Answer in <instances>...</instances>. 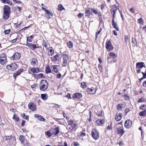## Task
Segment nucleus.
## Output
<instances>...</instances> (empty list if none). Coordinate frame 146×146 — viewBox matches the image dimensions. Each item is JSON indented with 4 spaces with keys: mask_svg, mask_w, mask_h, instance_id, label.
Masks as SVG:
<instances>
[{
    "mask_svg": "<svg viewBox=\"0 0 146 146\" xmlns=\"http://www.w3.org/2000/svg\"><path fill=\"white\" fill-rule=\"evenodd\" d=\"M117 9V7L115 5H112L111 10V13L113 14V17L112 20V25L117 31H119V28L117 27V24L116 22L114 21V15L115 12Z\"/></svg>",
    "mask_w": 146,
    "mask_h": 146,
    "instance_id": "obj_1",
    "label": "nucleus"
},
{
    "mask_svg": "<svg viewBox=\"0 0 146 146\" xmlns=\"http://www.w3.org/2000/svg\"><path fill=\"white\" fill-rule=\"evenodd\" d=\"M10 12V7L8 5H5L3 9V18L5 20L8 19L9 17Z\"/></svg>",
    "mask_w": 146,
    "mask_h": 146,
    "instance_id": "obj_2",
    "label": "nucleus"
},
{
    "mask_svg": "<svg viewBox=\"0 0 146 146\" xmlns=\"http://www.w3.org/2000/svg\"><path fill=\"white\" fill-rule=\"evenodd\" d=\"M48 83L46 80H42L39 84L40 90L44 91H46L48 88Z\"/></svg>",
    "mask_w": 146,
    "mask_h": 146,
    "instance_id": "obj_3",
    "label": "nucleus"
},
{
    "mask_svg": "<svg viewBox=\"0 0 146 146\" xmlns=\"http://www.w3.org/2000/svg\"><path fill=\"white\" fill-rule=\"evenodd\" d=\"M91 135L93 137L95 140L97 139L99 137L98 132L95 129H92Z\"/></svg>",
    "mask_w": 146,
    "mask_h": 146,
    "instance_id": "obj_4",
    "label": "nucleus"
},
{
    "mask_svg": "<svg viewBox=\"0 0 146 146\" xmlns=\"http://www.w3.org/2000/svg\"><path fill=\"white\" fill-rule=\"evenodd\" d=\"M106 49L109 51H111L113 48V47L112 45L111 42L110 40H107L106 44Z\"/></svg>",
    "mask_w": 146,
    "mask_h": 146,
    "instance_id": "obj_5",
    "label": "nucleus"
},
{
    "mask_svg": "<svg viewBox=\"0 0 146 146\" xmlns=\"http://www.w3.org/2000/svg\"><path fill=\"white\" fill-rule=\"evenodd\" d=\"M28 107L29 109L33 111H35L37 109L36 106L33 102H30L28 104Z\"/></svg>",
    "mask_w": 146,
    "mask_h": 146,
    "instance_id": "obj_6",
    "label": "nucleus"
},
{
    "mask_svg": "<svg viewBox=\"0 0 146 146\" xmlns=\"http://www.w3.org/2000/svg\"><path fill=\"white\" fill-rule=\"evenodd\" d=\"M93 15L92 8L88 7L85 9V15L87 17H90V15Z\"/></svg>",
    "mask_w": 146,
    "mask_h": 146,
    "instance_id": "obj_7",
    "label": "nucleus"
},
{
    "mask_svg": "<svg viewBox=\"0 0 146 146\" xmlns=\"http://www.w3.org/2000/svg\"><path fill=\"white\" fill-rule=\"evenodd\" d=\"M63 61L62 62V65L63 66H66L67 64L68 57L66 54H64L63 56Z\"/></svg>",
    "mask_w": 146,
    "mask_h": 146,
    "instance_id": "obj_8",
    "label": "nucleus"
},
{
    "mask_svg": "<svg viewBox=\"0 0 146 146\" xmlns=\"http://www.w3.org/2000/svg\"><path fill=\"white\" fill-rule=\"evenodd\" d=\"M21 56V54L19 53L16 52L15 53L11 58L13 60H18L20 58Z\"/></svg>",
    "mask_w": 146,
    "mask_h": 146,
    "instance_id": "obj_9",
    "label": "nucleus"
},
{
    "mask_svg": "<svg viewBox=\"0 0 146 146\" xmlns=\"http://www.w3.org/2000/svg\"><path fill=\"white\" fill-rule=\"evenodd\" d=\"M23 45H26L32 50H34L37 48H39V47L36 46L35 44H33L27 42L26 44H24Z\"/></svg>",
    "mask_w": 146,
    "mask_h": 146,
    "instance_id": "obj_10",
    "label": "nucleus"
},
{
    "mask_svg": "<svg viewBox=\"0 0 146 146\" xmlns=\"http://www.w3.org/2000/svg\"><path fill=\"white\" fill-rule=\"evenodd\" d=\"M132 125V121L130 119H127L125 122L124 126L126 128H129L131 127Z\"/></svg>",
    "mask_w": 146,
    "mask_h": 146,
    "instance_id": "obj_11",
    "label": "nucleus"
},
{
    "mask_svg": "<svg viewBox=\"0 0 146 146\" xmlns=\"http://www.w3.org/2000/svg\"><path fill=\"white\" fill-rule=\"evenodd\" d=\"M144 62H137L136 64V68L141 69L143 67L145 68V66L144 65Z\"/></svg>",
    "mask_w": 146,
    "mask_h": 146,
    "instance_id": "obj_12",
    "label": "nucleus"
},
{
    "mask_svg": "<svg viewBox=\"0 0 146 146\" xmlns=\"http://www.w3.org/2000/svg\"><path fill=\"white\" fill-rule=\"evenodd\" d=\"M23 68H21L17 71L15 72L13 74V76L15 79L19 75H20L21 73L23 72Z\"/></svg>",
    "mask_w": 146,
    "mask_h": 146,
    "instance_id": "obj_13",
    "label": "nucleus"
},
{
    "mask_svg": "<svg viewBox=\"0 0 146 146\" xmlns=\"http://www.w3.org/2000/svg\"><path fill=\"white\" fill-rule=\"evenodd\" d=\"M30 61L31 64L33 66H36L38 64L37 60L36 58H32L30 60Z\"/></svg>",
    "mask_w": 146,
    "mask_h": 146,
    "instance_id": "obj_14",
    "label": "nucleus"
},
{
    "mask_svg": "<svg viewBox=\"0 0 146 146\" xmlns=\"http://www.w3.org/2000/svg\"><path fill=\"white\" fill-rule=\"evenodd\" d=\"M82 93L78 92L74 94L72 96L73 98L78 99H80L82 98Z\"/></svg>",
    "mask_w": 146,
    "mask_h": 146,
    "instance_id": "obj_15",
    "label": "nucleus"
},
{
    "mask_svg": "<svg viewBox=\"0 0 146 146\" xmlns=\"http://www.w3.org/2000/svg\"><path fill=\"white\" fill-rule=\"evenodd\" d=\"M34 116L35 117L38 118V120L40 121H42L44 122L46 121V119L44 118L43 116L39 114H35L34 115Z\"/></svg>",
    "mask_w": 146,
    "mask_h": 146,
    "instance_id": "obj_16",
    "label": "nucleus"
},
{
    "mask_svg": "<svg viewBox=\"0 0 146 146\" xmlns=\"http://www.w3.org/2000/svg\"><path fill=\"white\" fill-rule=\"evenodd\" d=\"M59 127H56L54 128H53V132L54 133V135L55 136H57L59 133Z\"/></svg>",
    "mask_w": 146,
    "mask_h": 146,
    "instance_id": "obj_17",
    "label": "nucleus"
},
{
    "mask_svg": "<svg viewBox=\"0 0 146 146\" xmlns=\"http://www.w3.org/2000/svg\"><path fill=\"white\" fill-rule=\"evenodd\" d=\"M59 58V55L56 54L53 57H52L50 58L52 61H57L58 60Z\"/></svg>",
    "mask_w": 146,
    "mask_h": 146,
    "instance_id": "obj_18",
    "label": "nucleus"
},
{
    "mask_svg": "<svg viewBox=\"0 0 146 146\" xmlns=\"http://www.w3.org/2000/svg\"><path fill=\"white\" fill-rule=\"evenodd\" d=\"M31 71L33 73H37L40 72L38 68H32L30 69Z\"/></svg>",
    "mask_w": 146,
    "mask_h": 146,
    "instance_id": "obj_19",
    "label": "nucleus"
},
{
    "mask_svg": "<svg viewBox=\"0 0 146 146\" xmlns=\"http://www.w3.org/2000/svg\"><path fill=\"white\" fill-rule=\"evenodd\" d=\"M96 90L95 89H92L88 88L86 90V91L89 94H93L96 93Z\"/></svg>",
    "mask_w": 146,
    "mask_h": 146,
    "instance_id": "obj_20",
    "label": "nucleus"
},
{
    "mask_svg": "<svg viewBox=\"0 0 146 146\" xmlns=\"http://www.w3.org/2000/svg\"><path fill=\"white\" fill-rule=\"evenodd\" d=\"M98 125H101L104 123L105 120L103 119H98L96 121Z\"/></svg>",
    "mask_w": 146,
    "mask_h": 146,
    "instance_id": "obj_21",
    "label": "nucleus"
},
{
    "mask_svg": "<svg viewBox=\"0 0 146 146\" xmlns=\"http://www.w3.org/2000/svg\"><path fill=\"white\" fill-rule=\"evenodd\" d=\"M41 98L44 100H46L48 98V96L47 94H41Z\"/></svg>",
    "mask_w": 146,
    "mask_h": 146,
    "instance_id": "obj_22",
    "label": "nucleus"
},
{
    "mask_svg": "<svg viewBox=\"0 0 146 146\" xmlns=\"http://www.w3.org/2000/svg\"><path fill=\"white\" fill-rule=\"evenodd\" d=\"M18 65L15 63H12L11 64V69L13 70H15L17 68Z\"/></svg>",
    "mask_w": 146,
    "mask_h": 146,
    "instance_id": "obj_23",
    "label": "nucleus"
},
{
    "mask_svg": "<svg viewBox=\"0 0 146 146\" xmlns=\"http://www.w3.org/2000/svg\"><path fill=\"white\" fill-rule=\"evenodd\" d=\"M139 115L140 116H145L146 115V110L140 112L139 113Z\"/></svg>",
    "mask_w": 146,
    "mask_h": 146,
    "instance_id": "obj_24",
    "label": "nucleus"
},
{
    "mask_svg": "<svg viewBox=\"0 0 146 146\" xmlns=\"http://www.w3.org/2000/svg\"><path fill=\"white\" fill-rule=\"evenodd\" d=\"M145 70H146V69H145ZM141 73L143 75V76L141 78L139 79V82H141V81L142 80L145 78H146V71L145 72V73L141 72Z\"/></svg>",
    "mask_w": 146,
    "mask_h": 146,
    "instance_id": "obj_25",
    "label": "nucleus"
},
{
    "mask_svg": "<svg viewBox=\"0 0 146 146\" xmlns=\"http://www.w3.org/2000/svg\"><path fill=\"white\" fill-rule=\"evenodd\" d=\"M0 63L2 65H4L7 61V58H0Z\"/></svg>",
    "mask_w": 146,
    "mask_h": 146,
    "instance_id": "obj_26",
    "label": "nucleus"
},
{
    "mask_svg": "<svg viewBox=\"0 0 146 146\" xmlns=\"http://www.w3.org/2000/svg\"><path fill=\"white\" fill-rule=\"evenodd\" d=\"M13 119L15 120V121L16 122H17L19 121V117L15 114L13 115Z\"/></svg>",
    "mask_w": 146,
    "mask_h": 146,
    "instance_id": "obj_27",
    "label": "nucleus"
},
{
    "mask_svg": "<svg viewBox=\"0 0 146 146\" xmlns=\"http://www.w3.org/2000/svg\"><path fill=\"white\" fill-rule=\"evenodd\" d=\"M33 35H31L30 36H28L27 37V42H31L32 40L31 39H33Z\"/></svg>",
    "mask_w": 146,
    "mask_h": 146,
    "instance_id": "obj_28",
    "label": "nucleus"
},
{
    "mask_svg": "<svg viewBox=\"0 0 146 146\" xmlns=\"http://www.w3.org/2000/svg\"><path fill=\"white\" fill-rule=\"evenodd\" d=\"M132 45L133 46H137V43L136 39L135 38H132Z\"/></svg>",
    "mask_w": 146,
    "mask_h": 146,
    "instance_id": "obj_29",
    "label": "nucleus"
},
{
    "mask_svg": "<svg viewBox=\"0 0 146 146\" xmlns=\"http://www.w3.org/2000/svg\"><path fill=\"white\" fill-rule=\"evenodd\" d=\"M52 72L50 67L49 66L47 67L46 68V74H48Z\"/></svg>",
    "mask_w": 146,
    "mask_h": 146,
    "instance_id": "obj_30",
    "label": "nucleus"
},
{
    "mask_svg": "<svg viewBox=\"0 0 146 146\" xmlns=\"http://www.w3.org/2000/svg\"><path fill=\"white\" fill-rule=\"evenodd\" d=\"M50 48V49L49 50L50 52H48V54L49 55L52 56L54 55V51L52 48L49 47V48Z\"/></svg>",
    "mask_w": 146,
    "mask_h": 146,
    "instance_id": "obj_31",
    "label": "nucleus"
},
{
    "mask_svg": "<svg viewBox=\"0 0 146 146\" xmlns=\"http://www.w3.org/2000/svg\"><path fill=\"white\" fill-rule=\"evenodd\" d=\"M146 101V99L145 98H144L143 97H142L141 98H140L139 99V100H138V102H145Z\"/></svg>",
    "mask_w": 146,
    "mask_h": 146,
    "instance_id": "obj_32",
    "label": "nucleus"
},
{
    "mask_svg": "<svg viewBox=\"0 0 146 146\" xmlns=\"http://www.w3.org/2000/svg\"><path fill=\"white\" fill-rule=\"evenodd\" d=\"M57 66L56 65L52 66L53 68V70L54 72L56 73L58 72V69L56 67Z\"/></svg>",
    "mask_w": 146,
    "mask_h": 146,
    "instance_id": "obj_33",
    "label": "nucleus"
},
{
    "mask_svg": "<svg viewBox=\"0 0 146 146\" xmlns=\"http://www.w3.org/2000/svg\"><path fill=\"white\" fill-rule=\"evenodd\" d=\"M44 74L42 73H40L39 74H38L37 75L36 78H45V77L44 76Z\"/></svg>",
    "mask_w": 146,
    "mask_h": 146,
    "instance_id": "obj_34",
    "label": "nucleus"
},
{
    "mask_svg": "<svg viewBox=\"0 0 146 146\" xmlns=\"http://www.w3.org/2000/svg\"><path fill=\"white\" fill-rule=\"evenodd\" d=\"M109 55L111 57H113V58H115L117 57V56L114 52H111L109 53Z\"/></svg>",
    "mask_w": 146,
    "mask_h": 146,
    "instance_id": "obj_35",
    "label": "nucleus"
},
{
    "mask_svg": "<svg viewBox=\"0 0 146 146\" xmlns=\"http://www.w3.org/2000/svg\"><path fill=\"white\" fill-rule=\"evenodd\" d=\"M73 43L72 41H69L67 43V46L70 48H71L73 47Z\"/></svg>",
    "mask_w": 146,
    "mask_h": 146,
    "instance_id": "obj_36",
    "label": "nucleus"
},
{
    "mask_svg": "<svg viewBox=\"0 0 146 146\" xmlns=\"http://www.w3.org/2000/svg\"><path fill=\"white\" fill-rule=\"evenodd\" d=\"M53 119L54 120H55L56 121H57L59 122V123L60 124H62V119H58L55 118H54Z\"/></svg>",
    "mask_w": 146,
    "mask_h": 146,
    "instance_id": "obj_37",
    "label": "nucleus"
},
{
    "mask_svg": "<svg viewBox=\"0 0 146 146\" xmlns=\"http://www.w3.org/2000/svg\"><path fill=\"white\" fill-rule=\"evenodd\" d=\"M58 10L60 11H62L63 9H64V8L63 7L62 5L60 4L58 5Z\"/></svg>",
    "mask_w": 146,
    "mask_h": 146,
    "instance_id": "obj_38",
    "label": "nucleus"
},
{
    "mask_svg": "<svg viewBox=\"0 0 146 146\" xmlns=\"http://www.w3.org/2000/svg\"><path fill=\"white\" fill-rule=\"evenodd\" d=\"M138 21L139 23L141 24L142 25H144V22L142 17H141L138 20Z\"/></svg>",
    "mask_w": 146,
    "mask_h": 146,
    "instance_id": "obj_39",
    "label": "nucleus"
},
{
    "mask_svg": "<svg viewBox=\"0 0 146 146\" xmlns=\"http://www.w3.org/2000/svg\"><path fill=\"white\" fill-rule=\"evenodd\" d=\"M118 124L119 123H117L116 125L114 127V129L115 131L117 134H119V128L117 127Z\"/></svg>",
    "mask_w": 146,
    "mask_h": 146,
    "instance_id": "obj_40",
    "label": "nucleus"
},
{
    "mask_svg": "<svg viewBox=\"0 0 146 146\" xmlns=\"http://www.w3.org/2000/svg\"><path fill=\"white\" fill-rule=\"evenodd\" d=\"M124 133L125 131L123 129H119V134H120L121 136H122Z\"/></svg>",
    "mask_w": 146,
    "mask_h": 146,
    "instance_id": "obj_41",
    "label": "nucleus"
},
{
    "mask_svg": "<svg viewBox=\"0 0 146 146\" xmlns=\"http://www.w3.org/2000/svg\"><path fill=\"white\" fill-rule=\"evenodd\" d=\"M42 46L45 47L46 48L48 47L47 44L46 42L45 41L43 40L42 43Z\"/></svg>",
    "mask_w": 146,
    "mask_h": 146,
    "instance_id": "obj_42",
    "label": "nucleus"
},
{
    "mask_svg": "<svg viewBox=\"0 0 146 146\" xmlns=\"http://www.w3.org/2000/svg\"><path fill=\"white\" fill-rule=\"evenodd\" d=\"M103 111L102 110H101L100 111L98 112L97 113V115L98 116H102L103 115Z\"/></svg>",
    "mask_w": 146,
    "mask_h": 146,
    "instance_id": "obj_43",
    "label": "nucleus"
},
{
    "mask_svg": "<svg viewBox=\"0 0 146 146\" xmlns=\"http://www.w3.org/2000/svg\"><path fill=\"white\" fill-rule=\"evenodd\" d=\"M19 140L21 142H23L25 140V138L23 135H21L19 137Z\"/></svg>",
    "mask_w": 146,
    "mask_h": 146,
    "instance_id": "obj_44",
    "label": "nucleus"
},
{
    "mask_svg": "<svg viewBox=\"0 0 146 146\" xmlns=\"http://www.w3.org/2000/svg\"><path fill=\"white\" fill-rule=\"evenodd\" d=\"M46 12L47 13V14L49 15H50L51 16H52L53 15V13L51 11H50L49 10H48L46 11Z\"/></svg>",
    "mask_w": 146,
    "mask_h": 146,
    "instance_id": "obj_45",
    "label": "nucleus"
},
{
    "mask_svg": "<svg viewBox=\"0 0 146 146\" xmlns=\"http://www.w3.org/2000/svg\"><path fill=\"white\" fill-rule=\"evenodd\" d=\"M45 134L48 136V138H49L51 137L52 135L51 134V133L48 131H47L45 132Z\"/></svg>",
    "mask_w": 146,
    "mask_h": 146,
    "instance_id": "obj_46",
    "label": "nucleus"
},
{
    "mask_svg": "<svg viewBox=\"0 0 146 146\" xmlns=\"http://www.w3.org/2000/svg\"><path fill=\"white\" fill-rule=\"evenodd\" d=\"M0 58H7L6 54L4 53L2 54L1 55Z\"/></svg>",
    "mask_w": 146,
    "mask_h": 146,
    "instance_id": "obj_47",
    "label": "nucleus"
},
{
    "mask_svg": "<svg viewBox=\"0 0 146 146\" xmlns=\"http://www.w3.org/2000/svg\"><path fill=\"white\" fill-rule=\"evenodd\" d=\"M81 87L83 88H86V85L85 82H82L81 83Z\"/></svg>",
    "mask_w": 146,
    "mask_h": 146,
    "instance_id": "obj_48",
    "label": "nucleus"
},
{
    "mask_svg": "<svg viewBox=\"0 0 146 146\" xmlns=\"http://www.w3.org/2000/svg\"><path fill=\"white\" fill-rule=\"evenodd\" d=\"M115 119L117 121H119V114L117 113L115 116Z\"/></svg>",
    "mask_w": 146,
    "mask_h": 146,
    "instance_id": "obj_49",
    "label": "nucleus"
},
{
    "mask_svg": "<svg viewBox=\"0 0 146 146\" xmlns=\"http://www.w3.org/2000/svg\"><path fill=\"white\" fill-rule=\"evenodd\" d=\"M68 120V125L72 126L73 124V121L72 120Z\"/></svg>",
    "mask_w": 146,
    "mask_h": 146,
    "instance_id": "obj_50",
    "label": "nucleus"
},
{
    "mask_svg": "<svg viewBox=\"0 0 146 146\" xmlns=\"http://www.w3.org/2000/svg\"><path fill=\"white\" fill-rule=\"evenodd\" d=\"M12 137V135H11L10 136H4V137H5L6 140H9L11 139Z\"/></svg>",
    "mask_w": 146,
    "mask_h": 146,
    "instance_id": "obj_51",
    "label": "nucleus"
},
{
    "mask_svg": "<svg viewBox=\"0 0 146 146\" xmlns=\"http://www.w3.org/2000/svg\"><path fill=\"white\" fill-rule=\"evenodd\" d=\"M125 42L126 43V44L127 45V42L128 40V37L127 36H125L124 38Z\"/></svg>",
    "mask_w": 146,
    "mask_h": 146,
    "instance_id": "obj_52",
    "label": "nucleus"
},
{
    "mask_svg": "<svg viewBox=\"0 0 146 146\" xmlns=\"http://www.w3.org/2000/svg\"><path fill=\"white\" fill-rule=\"evenodd\" d=\"M63 115L64 117L66 119L68 120H69V117L66 115V114L64 111L63 112Z\"/></svg>",
    "mask_w": 146,
    "mask_h": 146,
    "instance_id": "obj_53",
    "label": "nucleus"
},
{
    "mask_svg": "<svg viewBox=\"0 0 146 146\" xmlns=\"http://www.w3.org/2000/svg\"><path fill=\"white\" fill-rule=\"evenodd\" d=\"M123 96L125 98V99L126 100H128L129 98V97L126 94L123 95Z\"/></svg>",
    "mask_w": 146,
    "mask_h": 146,
    "instance_id": "obj_54",
    "label": "nucleus"
},
{
    "mask_svg": "<svg viewBox=\"0 0 146 146\" xmlns=\"http://www.w3.org/2000/svg\"><path fill=\"white\" fill-rule=\"evenodd\" d=\"M112 59V58L111 57H108L107 60V62L109 63H111L112 62L111 61V60Z\"/></svg>",
    "mask_w": 146,
    "mask_h": 146,
    "instance_id": "obj_55",
    "label": "nucleus"
},
{
    "mask_svg": "<svg viewBox=\"0 0 146 146\" xmlns=\"http://www.w3.org/2000/svg\"><path fill=\"white\" fill-rule=\"evenodd\" d=\"M98 68L100 72H102L103 70L102 66L100 64L98 65Z\"/></svg>",
    "mask_w": 146,
    "mask_h": 146,
    "instance_id": "obj_56",
    "label": "nucleus"
},
{
    "mask_svg": "<svg viewBox=\"0 0 146 146\" xmlns=\"http://www.w3.org/2000/svg\"><path fill=\"white\" fill-rule=\"evenodd\" d=\"M10 29L5 30L4 31V33L5 34H8L10 33Z\"/></svg>",
    "mask_w": 146,
    "mask_h": 146,
    "instance_id": "obj_57",
    "label": "nucleus"
},
{
    "mask_svg": "<svg viewBox=\"0 0 146 146\" xmlns=\"http://www.w3.org/2000/svg\"><path fill=\"white\" fill-rule=\"evenodd\" d=\"M92 11L96 15L97 14V10L94 8H92Z\"/></svg>",
    "mask_w": 146,
    "mask_h": 146,
    "instance_id": "obj_58",
    "label": "nucleus"
},
{
    "mask_svg": "<svg viewBox=\"0 0 146 146\" xmlns=\"http://www.w3.org/2000/svg\"><path fill=\"white\" fill-rule=\"evenodd\" d=\"M145 106V105H144V104L142 105L139 106V108L140 110H143L144 109L143 108Z\"/></svg>",
    "mask_w": 146,
    "mask_h": 146,
    "instance_id": "obj_59",
    "label": "nucleus"
},
{
    "mask_svg": "<svg viewBox=\"0 0 146 146\" xmlns=\"http://www.w3.org/2000/svg\"><path fill=\"white\" fill-rule=\"evenodd\" d=\"M50 133L52 135L53 134L54 135V133L53 132V128H51L49 130H48Z\"/></svg>",
    "mask_w": 146,
    "mask_h": 146,
    "instance_id": "obj_60",
    "label": "nucleus"
},
{
    "mask_svg": "<svg viewBox=\"0 0 146 146\" xmlns=\"http://www.w3.org/2000/svg\"><path fill=\"white\" fill-rule=\"evenodd\" d=\"M83 14L80 13L77 16L79 18H81L83 16Z\"/></svg>",
    "mask_w": 146,
    "mask_h": 146,
    "instance_id": "obj_61",
    "label": "nucleus"
},
{
    "mask_svg": "<svg viewBox=\"0 0 146 146\" xmlns=\"http://www.w3.org/2000/svg\"><path fill=\"white\" fill-rule=\"evenodd\" d=\"M119 12L120 13V14L121 15V17L122 19V21H124L123 15L122 13V12L121 11H120L119 10Z\"/></svg>",
    "mask_w": 146,
    "mask_h": 146,
    "instance_id": "obj_62",
    "label": "nucleus"
},
{
    "mask_svg": "<svg viewBox=\"0 0 146 146\" xmlns=\"http://www.w3.org/2000/svg\"><path fill=\"white\" fill-rule=\"evenodd\" d=\"M130 11L133 13L135 12V9H133V7H132L131 8H130L129 10Z\"/></svg>",
    "mask_w": 146,
    "mask_h": 146,
    "instance_id": "obj_63",
    "label": "nucleus"
},
{
    "mask_svg": "<svg viewBox=\"0 0 146 146\" xmlns=\"http://www.w3.org/2000/svg\"><path fill=\"white\" fill-rule=\"evenodd\" d=\"M129 111L130 110L129 108H127L125 109V115H126L128 112H129Z\"/></svg>",
    "mask_w": 146,
    "mask_h": 146,
    "instance_id": "obj_64",
    "label": "nucleus"
}]
</instances>
